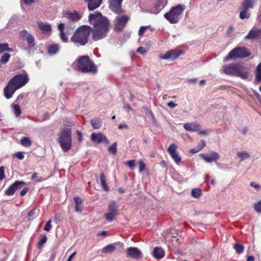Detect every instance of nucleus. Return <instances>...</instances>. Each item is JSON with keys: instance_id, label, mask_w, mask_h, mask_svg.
<instances>
[{"instance_id": "nucleus-11", "label": "nucleus", "mask_w": 261, "mask_h": 261, "mask_svg": "<svg viewBox=\"0 0 261 261\" xmlns=\"http://www.w3.org/2000/svg\"><path fill=\"white\" fill-rule=\"evenodd\" d=\"M25 185V182L23 181L17 180L11 185L8 189L5 191L6 195L11 196L13 195L17 190L20 189Z\"/></svg>"}, {"instance_id": "nucleus-9", "label": "nucleus", "mask_w": 261, "mask_h": 261, "mask_svg": "<svg viewBox=\"0 0 261 261\" xmlns=\"http://www.w3.org/2000/svg\"><path fill=\"white\" fill-rule=\"evenodd\" d=\"M199 156L206 163L216 162L220 158L219 153L213 151H210L206 154L200 153L199 154Z\"/></svg>"}, {"instance_id": "nucleus-16", "label": "nucleus", "mask_w": 261, "mask_h": 261, "mask_svg": "<svg viewBox=\"0 0 261 261\" xmlns=\"http://www.w3.org/2000/svg\"><path fill=\"white\" fill-rule=\"evenodd\" d=\"M123 0H111L109 8L115 13H120L122 11L121 3Z\"/></svg>"}, {"instance_id": "nucleus-54", "label": "nucleus", "mask_w": 261, "mask_h": 261, "mask_svg": "<svg viewBox=\"0 0 261 261\" xmlns=\"http://www.w3.org/2000/svg\"><path fill=\"white\" fill-rule=\"evenodd\" d=\"M137 51L141 55H144L147 50H146L143 47H139L138 48Z\"/></svg>"}, {"instance_id": "nucleus-2", "label": "nucleus", "mask_w": 261, "mask_h": 261, "mask_svg": "<svg viewBox=\"0 0 261 261\" xmlns=\"http://www.w3.org/2000/svg\"><path fill=\"white\" fill-rule=\"evenodd\" d=\"M29 81V77L27 73L17 74L13 77L4 88V93L7 99L11 98L15 91L23 87Z\"/></svg>"}, {"instance_id": "nucleus-42", "label": "nucleus", "mask_w": 261, "mask_h": 261, "mask_svg": "<svg viewBox=\"0 0 261 261\" xmlns=\"http://www.w3.org/2000/svg\"><path fill=\"white\" fill-rule=\"evenodd\" d=\"M108 150L110 152L115 154L117 151V143L114 142L111 146H110Z\"/></svg>"}, {"instance_id": "nucleus-5", "label": "nucleus", "mask_w": 261, "mask_h": 261, "mask_svg": "<svg viewBox=\"0 0 261 261\" xmlns=\"http://www.w3.org/2000/svg\"><path fill=\"white\" fill-rule=\"evenodd\" d=\"M245 69L243 64L236 63L224 66L223 71L227 75H235L246 79L248 76V73Z\"/></svg>"}, {"instance_id": "nucleus-43", "label": "nucleus", "mask_w": 261, "mask_h": 261, "mask_svg": "<svg viewBox=\"0 0 261 261\" xmlns=\"http://www.w3.org/2000/svg\"><path fill=\"white\" fill-rule=\"evenodd\" d=\"M13 108L16 116H19L21 113L19 106L18 105H13Z\"/></svg>"}, {"instance_id": "nucleus-32", "label": "nucleus", "mask_w": 261, "mask_h": 261, "mask_svg": "<svg viewBox=\"0 0 261 261\" xmlns=\"http://www.w3.org/2000/svg\"><path fill=\"white\" fill-rule=\"evenodd\" d=\"M255 81L259 83L261 82V62L257 66L255 72Z\"/></svg>"}, {"instance_id": "nucleus-63", "label": "nucleus", "mask_w": 261, "mask_h": 261, "mask_svg": "<svg viewBox=\"0 0 261 261\" xmlns=\"http://www.w3.org/2000/svg\"><path fill=\"white\" fill-rule=\"evenodd\" d=\"M208 132L206 130H202L198 132L199 135H207Z\"/></svg>"}, {"instance_id": "nucleus-48", "label": "nucleus", "mask_w": 261, "mask_h": 261, "mask_svg": "<svg viewBox=\"0 0 261 261\" xmlns=\"http://www.w3.org/2000/svg\"><path fill=\"white\" fill-rule=\"evenodd\" d=\"M148 27L149 26H141L139 29V35L140 36H143Z\"/></svg>"}, {"instance_id": "nucleus-56", "label": "nucleus", "mask_w": 261, "mask_h": 261, "mask_svg": "<svg viewBox=\"0 0 261 261\" xmlns=\"http://www.w3.org/2000/svg\"><path fill=\"white\" fill-rule=\"evenodd\" d=\"M5 178L4 167H0V179L2 180Z\"/></svg>"}, {"instance_id": "nucleus-28", "label": "nucleus", "mask_w": 261, "mask_h": 261, "mask_svg": "<svg viewBox=\"0 0 261 261\" xmlns=\"http://www.w3.org/2000/svg\"><path fill=\"white\" fill-rule=\"evenodd\" d=\"M25 39L30 48H32L35 46V38L32 34H30Z\"/></svg>"}, {"instance_id": "nucleus-23", "label": "nucleus", "mask_w": 261, "mask_h": 261, "mask_svg": "<svg viewBox=\"0 0 261 261\" xmlns=\"http://www.w3.org/2000/svg\"><path fill=\"white\" fill-rule=\"evenodd\" d=\"M60 49V45L58 43H53L48 46V53L50 55L57 54Z\"/></svg>"}, {"instance_id": "nucleus-7", "label": "nucleus", "mask_w": 261, "mask_h": 261, "mask_svg": "<svg viewBox=\"0 0 261 261\" xmlns=\"http://www.w3.org/2000/svg\"><path fill=\"white\" fill-rule=\"evenodd\" d=\"M77 68L83 72H93L96 71L94 63L87 56H83L79 59Z\"/></svg>"}, {"instance_id": "nucleus-15", "label": "nucleus", "mask_w": 261, "mask_h": 261, "mask_svg": "<svg viewBox=\"0 0 261 261\" xmlns=\"http://www.w3.org/2000/svg\"><path fill=\"white\" fill-rule=\"evenodd\" d=\"M92 141L96 143H105L106 144L110 143L106 136L101 133H92L91 136Z\"/></svg>"}, {"instance_id": "nucleus-58", "label": "nucleus", "mask_w": 261, "mask_h": 261, "mask_svg": "<svg viewBox=\"0 0 261 261\" xmlns=\"http://www.w3.org/2000/svg\"><path fill=\"white\" fill-rule=\"evenodd\" d=\"M35 215V211L34 210H31L28 213V217H29V219H32L34 215Z\"/></svg>"}, {"instance_id": "nucleus-3", "label": "nucleus", "mask_w": 261, "mask_h": 261, "mask_svg": "<svg viewBox=\"0 0 261 261\" xmlns=\"http://www.w3.org/2000/svg\"><path fill=\"white\" fill-rule=\"evenodd\" d=\"M90 33L89 27L83 25L79 27L71 37L70 41L77 47L84 46L88 41Z\"/></svg>"}, {"instance_id": "nucleus-46", "label": "nucleus", "mask_w": 261, "mask_h": 261, "mask_svg": "<svg viewBox=\"0 0 261 261\" xmlns=\"http://www.w3.org/2000/svg\"><path fill=\"white\" fill-rule=\"evenodd\" d=\"M205 145H206L205 141L204 140H201L200 142L198 144L196 148L200 151L205 146Z\"/></svg>"}, {"instance_id": "nucleus-53", "label": "nucleus", "mask_w": 261, "mask_h": 261, "mask_svg": "<svg viewBox=\"0 0 261 261\" xmlns=\"http://www.w3.org/2000/svg\"><path fill=\"white\" fill-rule=\"evenodd\" d=\"M146 110H147V114L148 116H150L152 121L153 122H155V116L154 115V114H153V113L152 112V111L148 110L147 108H146Z\"/></svg>"}, {"instance_id": "nucleus-45", "label": "nucleus", "mask_w": 261, "mask_h": 261, "mask_svg": "<svg viewBox=\"0 0 261 261\" xmlns=\"http://www.w3.org/2000/svg\"><path fill=\"white\" fill-rule=\"evenodd\" d=\"M254 208L257 213H261V200L254 204Z\"/></svg>"}, {"instance_id": "nucleus-37", "label": "nucleus", "mask_w": 261, "mask_h": 261, "mask_svg": "<svg viewBox=\"0 0 261 261\" xmlns=\"http://www.w3.org/2000/svg\"><path fill=\"white\" fill-rule=\"evenodd\" d=\"M20 142L21 144L24 147H30L32 145V142L28 137H23Z\"/></svg>"}, {"instance_id": "nucleus-64", "label": "nucleus", "mask_w": 261, "mask_h": 261, "mask_svg": "<svg viewBox=\"0 0 261 261\" xmlns=\"http://www.w3.org/2000/svg\"><path fill=\"white\" fill-rule=\"evenodd\" d=\"M76 251H74L72 254H71L69 257H68V259L67 261H71V260L72 259V258L74 257V256H75V255L76 254Z\"/></svg>"}, {"instance_id": "nucleus-22", "label": "nucleus", "mask_w": 261, "mask_h": 261, "mask_svg": "<svg viewBox=\"0 0 261 261\" xmlns=\"http://www.w3.org/2000/svg\"><path fill=\"white\" fill-rule=\"evenodd\" d=\"M38 28L44 33H47L51 31V26L47 22H38Z\"/></svg>"}, {"instance_id": "nucleus-57", "label": "nucleus", "mask_w": 261, "mask_h": 261, "mask_svg": "<svg viewBox=\"0 0 261 261\" xmlns=\"http://www.w3.org/2000/svg\"><path fill=\"white\" fill-rule=\"evenodd\" d=\"M29 191V188L28 187H25L22 190H21L20 192V195L21 196H24L27 193V192H28Z\"/></svg>"}, {"instance_id": "nucleus-52", "label": "nucleus", "mask_w": 261, "mask_h": 261, "mask_svg": "<svg viewBox=\"0 0 261 261\" xmlns=\"http://www.w3.org/2000/svg\"><path fill=\"white\" fill-rule=\"evenodd\" d=\"M250 186L255 188L257 191L261 189V186L254 182H251Z\"/></svg>"}, {"instance_id": "nucleus-40", "label": "nucleus", "mask_w": 261, "mask_h": 261, "mask_svg": "<svg viewBox=\"0 0 261 261\" xmlns=\"http://www.w3.org/2000/svg\"><path fill=\"white\" fill-rule=\"evenodd\" d=\"M233 248L236 252L239 254L242 253L244 249V247L242 245L239 243H235L233 245Z\"/></svg>"}, {"instance_id": "nucleus-4", "label": "nucleus", "mask_w": 261, "mask_h": 261, "mask_svg": "<svg viewBox=\"0 0 261 261\" xmlns=\"http://www.w3.org/2000/svg\"><path fill=\"white\" fill-rule=\"evenodd\" d=\"M186 9L185 5L178 4L175 7H172L168 12L164 14V16L170 23H177L182 18L183 12Z\"/></svg>"}, {"instance_id": "nucleus-49", "label": "nucleus", "mask_w": 261, "mask_h": 261, "mask_svg": "<svg viewBox=\"0 0 261 261\" xmlns=\"http://www.w3.org/2000/svg\"><path fill=\"white\" fill-rule=\"evenodd\" d=\"M47 241V237L45 236H43L41 239L39 240L38 243L39 247L42 246Z\"/></svg>"}, {"instance_id": "nucleus-31", "label": "nucleus", "mask_w": 261, "mask_h": 261, "mask_svg": "<svg viewBox=\"0 0 261 261\" xmlns=\"http://www.w3.org/2000/svg\"><path fill=\"white\" fill-rule=\"evenodd\" d=\"M91 125L94 129H98L101 126V120L99 118L93 119L91 121Z\"/></svg>"}, {"instance_id": "nucleus-34", "label": "nucleus", "mask_w": 261, "mask_h": 261, "mask_svg": "<svg viewBox=\"0 0 261 261\" xmlns=\"http://www.w3.org/2000/svg\"><path fill=\"white\" fill-rule=\"evenodd\" d=\"M11 57V55L8 53H5L3 54L0 59V64H6L8 63L10 60Z\"/></svg>"}, {"instance_id": "nucleus-30", "label": "nucleus", "mask_w": 261, "mask_h": 261, "mask_svg": "<svg viewBox=\"0 0 261 261\" xmlns=\"http://www.w3.org/2000/svg\"><path fill=\"white\" fill-rule=\"evenodd\" d=\"M117 215L118 214L108 212L105 214V218L108 222H111L115 220Z\"/></svg>"}, {"instance_id": "nucleus-27", "label": "nucleus", "mask_w": 261, "mask_h": 261, "mask_svg": "<svg viewBox=\"0 0 261 261\" xmlns=\"http://www.w3.org/2000/svg\"><path fill=\"white\" fill-rule=\"evenodd\" d=\"M167 4V0H158L155 7L158 11H160L166 6Z\"/></svg>"}, {"instance_id": "nucleus-8", "label": "nucleus", "mask_w": 261, "mask_h": 261, "mask_svg": "<svg viewBox=\"0 0 261 261\" xmlns=\"http://www.w3.org/2000/svg\"><path fill=\"white\" fill-rule=\"evenodd\" d=\"M250 55L249 50L246 47H237L232 49L228 55L224 58V61L239 58H246Z\"/></svg>"}, {"instance_id": "nucleus-6", "label": "nucleus", "mask_w": 261, "mask_h": 261, "mask_svg": "<svg viewBox=\"0 0 261 261\" xmlns=\"http://www.w3.org/2000/svg\"><path fill=\"white\" fill-rule=\"evenodd\" d=\"M71 132L70 129L65 128L59 133L58 141L64 152L68 151L71 147Z\"/></svg>"}, {"instance_id": "nucleus-39", "label": "nucleus", "mask_w": 261, "mask_h": 261, "mask_svg": "<svg viewBox=\"0 0 261 261\" xmlns=\"http://www.w3.org/2000/svg\"><path fill=\"white\" fill-rule=\"evenodd\" d=\"M244 10L242 11L240 13V17L242 19H244L245 18H249L250 17V13L248 11V9H243Z\"/></svg>"}, {"instance_id": "nucleus-10", "label": "nucleus", "mask_w": 261, "mask_h": 261, "mask_svg": "<svg viewBox=\"0 0 261 261\" xmlns=\"http://www.w3.org/2000/svg\"><path fill=\"white\" fill-rule=\"evenodd\" d=\"M129 19V17L126 15L116 17L115 19V29L118 31H122L125 27Z\"/></svg>"}, {"instance_id": "nucleus-44", "label": "nucleus", "mask_w": 261, "mask_h": 261, "mask_svg": "<svg viewBox=\"0 0 261 261\" xmlns=\"http://www.w3.org/2000/svg\"><path fill=\"white\" fill-rule=\"evenodd\" d=\"M30 33L25 30L20 31L19 33V37L22 39H26Z\"/></svg>"}, {"instance_id": "nucleus-55", "label": "nucleus", "mask_w": 261, "mask_h": 261, "mask_svg": "<svg viewBox=\"0 0 261 261\" xmlns=\"http://www.w3.org/2000/svg\"><path fill=\"white\" fill-rule=\"evenodd\" d=\"M14 156L17 158V159L21 160H23L24 158V155L23 154V153L22 152H18L14 154Z\"/></svg>"}, {"instance_id": "nucleus-26", "label": "nucleus", "mask_w": 261, "mask_h": 261, "mask_svg": "<svg viewBox=\"0 0 261 261\" xmlns=\"http://www.w3.org/2000/svg\"><path fill=\"white\" fill-rule=\"evenodd\" d=\"M74 202L75 203V211L76 212H82L83 207L82 205V200L79 197H75L74 198Z\"/></svg>"}, {"instance_id": "nucleus-60", "label": "nucleus", "mask_w": 261, "mask_h": 261, "mask_svg": "<svg viewBox=\"0 0 261 261\" xmlns=\"http://www.w3.org/2000/svg\"><path fill=\"white\" fill-rule=\"evenodd\" d=\"M167 106L171 109H173L177 106V105L175 104L173 101H170L168 102Z\"/></svg>"}, {"instance_id": "nucleus-20", "label": "nucleus", "mask_w": 261, "mask_h": 261, "mask_svg": "<svg viewBox=\"0 0 261 261\" xmlns=\"http://www.w3.org/2000/svg\"><path fill=\"white\" fill-rule=\"evenodd\" d=\"M88 3V8L90 11H93L98 8L102 3V0H84Z\"/></svg>"}, {"instance_id": "nucleus-18", "label": "nucleus", "mask_w": 261, "mask_h": 261, "mask_svg": "<svg viewBox=\"0 0 261 261\" xmlns=\"http://www.w3.org/2000/svg\"><path fill=\"white\" fill-rule=\"evenodd\" d=\"M245 39H255L261 38V29L253 28L245 37Z\"/></svg>"}, {"instance_id": "nucleus-13", "label": "nucleus", "mask_w": 261, "mask_h": 261, "mask_svg": "<svg viewBox=\"0 0 261 261\" xmlns=\"http://www.w3.org/2000/svg\"><path fill=\"white\" fill-rule=\"evenodd\" d=\"M176 149V145L174 144H172L168 147L167 151L176 164H179L181 161V158L177 153Z\"/></svg>"}, {"instance_id": "nucleus-36", "label": "nucleus", "mask_w": 261, "mask_h": 261, "mask_svg": "<svg viewBox=\"0 0 261 261\" xmlns=\"http://www.w3.org/2000/svg\"><path fill=\"white\" fill-rule=\"evenodd\" d=\"M100 182H101L102 187L104 189V190L106 191H108L109 190V188L107 185L106 179H105V177L103 173L100 174Z\"/></svg>"}, {"instance_id": "nucleus-19", "label": "nucleus", "mask_w": 261, "mask_h": 261, "mask_svg": "<svg viewBox=\"0 0 261 261\" xmlns=\"http://www.w3.org/2000/svg\"><path fill=\"white\" fill-rule=\"evenodd\" d=\"M117 246H120L121 247H122L123 246V244L118 242L108 245L102 248V251L103 253H111L115 250L116 247Z\"/></svg>"}, {"instance_id": "nucleus-1", "label": "nucleus", "mask_w": 261, "mask_h": 261, "mask_svg": "<svg viewBox=\"0 0 261 261\" xmlns=\"http://www.w3.org/2000/svg\"><path fill=\"white\" fill-rule=\"evenodd\" d=\"M89 21L94 25L93 39L94 40L101 39L107 36L109 31V20L102 16L101 13L90 14Z\"/></svg>"}, {"instance_id": "nucleus-47", "label": "nucleus", "mask_w": 261, "mask_h": 261, "mask_svg": "<svg viewBox=\"0 0 261 261\" xmlns=\"http://www.w3.org/2000/svg\"><path fill=\"white\" fill-rule=\"evenodd\" d=\"M51 220H48L46 222V223L44 227V229H43L44 230L47 231V232H48L50 230V229L51 228Z\"/></svg>"}, {"instance_id": "nucleus-38", "label": "nucleus", "mask_w": 261, "mask_h": 261, "mask_svg": "<svg viewBox=\"0 0 261 261\" xmlns=\"http://www.w3.org/2000/svg\"><path fill=\"white\" fill-rule=\"evenodd\" d=\"M191 194L193 197L198 198L201 195V191L199 188H195L192 190Z\"/></svg>"}, {"instance_id": "nucleus-35", "label": "nucleus", "mask_w": 261, "mask_h": 261, "mask_svg": "<svg viewBox=\"0 0 261 261\" xmlns=\"http://www.w3.org/2000/svg\"><path fill=\"white\" fill-rule=\"evenodd\" d=\"M237 156L241 159V161L248 159L250 158V154L246 151L238 152Z\"/></svg>"}, {"instance_id": "nucleus-12", "label": "nucleus", "mask_w": 261, "mask_h": 261, "mask_svg": "<svg viewBox=\"0 0 261 261\" xmlns=\"http://www.w3.org/2000/svg\"><path fill=\"white\" fill-rule=\"evenodd\" d=\"M142 255L141 251L137 247H130L126 250V256L135 259H140Z\"/></svg>"}, {"instance_id": "nucleus-17", "label": "nucleus", "mask_w": 261, "mask_h": 261, "mask_svg": "<svg viewBox=\"0 0 261 261\" xmlns=\"http://www.w3.org/2000/svg\"><path fill=\"white\" fill-rule=\"evenodd\" d=\"M58 29L59 31V36L62 42L67 43L68 42V38L67 37L68 30L65 28V24L63 23H60L58 25Z\"/></svg>"}, {"instance_id": "nucleus-24", "label": "nucleus", "mask_w": 261, "mask_h": 261, "mask_svg": "<svg viewBox=\"0 0 261 261\" xmlns=\"http://www.w3.org/2000/svg\"><path fill=\"white\" fill-rule=\"evenodd\" d=\"M152 254L155 258L161 259L164 256L165 252L161 247H155L153 249Z\"/></svg>"}, {"instance_id": "nucleus-14", "label": "nucleus", "mask_w": 261, "mask_h": 261, "mask_svg": "<svg viewBox=\"0 0 261 261\" xmlns=\"http://www.w3.org/2000/svg\"><path fill=\"white\" fill-rule=\"evenodd\" d=\"M180 55L179 51L176 50L171 49L167 51L164 55H160L159 58L161 59H164L166 60H174L177 59Z\"/></svg>"}, {"instance_id": "nucleus-59", "label": "nucleus", "mask_w": 261, "mask_h": 261, "mask_svg": "<svg viewBox=\"0 0 261 261\" xmlns=\"http://www.w3.org/2000/svg\"><path fill=\"white\" fill-rule=\"evenodd\" d=\"M35 0H21V3L29 5L34 3Z\"/></svg>"}, {"instance_id": "nucleus-29", "label": "nucleus", "mask_w": 261, "mask_h": 261, "mask_svg": "<svg viewBox=\"0 0 261 261\" xmlns=\"http://www.w3.org/2000/svg\"><path fill=\"white\" fill-rule=\"evenodd\" d=\"M6 51L13 52V49L9 47L7 43H0V54Z\"/></svg>"}, {"instance_id": "nucleus-41", "label": "nucleus", "mask_w": 261, "mask_h": 261, "mask_svg": "<svg viewBox=\"0 0 261 261\" xmlns=\"http://www.w3.org/2000/svg\"><path fill=\"white\" fill-rule=\"evenodd\" d=\"M138 165H139V172L140 173H142L143 171L147 170L146 167V165L142 160L139 161V162L138 163Z\"/></svg>"}, {"instance_id": "nucleus-62", "label": "nucleus", "mask_w": 261, "mask_h": 261, "mask_svg": "<svg viewBox=\"0 0 261 261\" xmlns=\"http://www.w3.org/2000/svg\"><path fill=\"white\" fill-rule=\"evenodd\" d=\"M124 109L127 112H129V111L132 110L131 107L129 105L125 104V103H124Z\"/></svg>"}, {"instance_id": "nucleus-61", "label": "nucleus", "mask_w": 261, "mask_h": 261, "mask_svg": "<svg viewBox=\"0 0 261 261\" xmlns=\"http://www.w3.org/2000/svg\"><path fill=\"white\" fill-rule=\"evenodd\" d=\"M233 29L232 26L229 25L227 29V34L228 35V36H230L233 32Z\"/></svg>"}, {"instance_id": "nucleus-21", "label": "nucleus", "mask_w": 261, "mask_h": 261, "mask_svg": "<svg viewBox=\"0 0 261 261\" xmlns=\"http://www.w3.org/2000/svg\"><path fill=\"white\" fill-rule=\"evenodd\" d=\"M184 128L188 131L196 132L199 130L201 126L198 123L191 122L184 124Z\"/></svg>"}, {"instance_id": "nucleus-50", "label": "nucleus", "mask_w": 261, "mask_h": 261, "mask_svg": "<svg viewBox=\"0 0 261 261\" xmlns=\"http://www.w3.org/2000/svg\"><path fill=\"white\" fill-rule=\"evenodd\" d=\"M69 18L72 20H77L80 19V17L77 13H70L69 15Z\"/></svg>"}, {"instance_id": "nucleus-25", "label": "nucleus", "mask_w": 261, "mask_h": 261, "mask_svg": "<svg viewBox=\"0 0 261 261\" xmlns=\"http://www.w3.org/2000/svg\"><path fill=\"white\" fill-rule=\"evenodd\" d=\"M118 206L117 203L114 201H111L108 205L109 213L118 214Z\"/></svg>"}, {"instance_id": "nucleus-33", "label": "nucleus", "mask_w": 261, "mask_h": 261, "mask_svg": "<svg viewBox=\"0 0 261 261\" xmlns=\"http://www.w3.org/2000/svg\"><path fill=\"white\" fill-rule=\"evenodd\" d=\"M254 2V0H245L242 3L243 8L245 9L253 8Z\"/></svg>"}, {"instance_id": "nucleus-51", "label": "nucleus", "mask_w": 261, "mask_h": 261, "mask_svg": "<svg viewBox=\"0 0 261 261\" xmlns=\"http://www.w3.org/2000/svg\"><path fill=\"white\" fill-rule=\"evenodd\" d=\"M135 162L136 161L135 160H129L126 162V164H127L131 169H133L134 168Z\"/></svg>"}]
</instances>
